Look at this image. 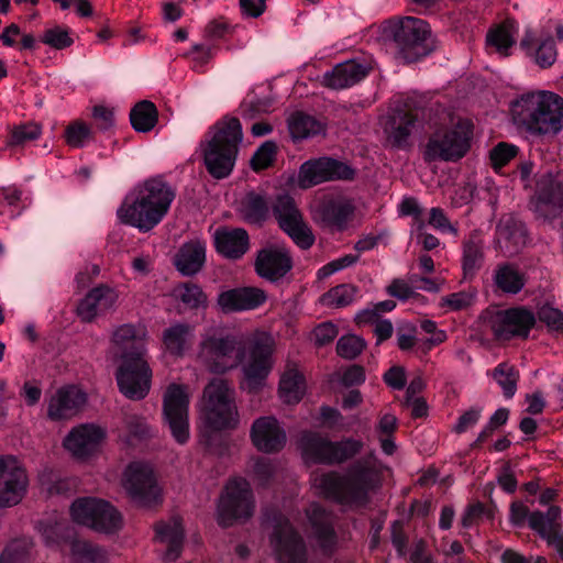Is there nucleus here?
<instances>
[{"mask_svg":"<svg viewBox=\"0 0 563 563\" xmlns=\"http://www.w3.org/2000/svg\"><path fill=\"white\" fill-rule=\"evenodd\" d=\"M275 341L266 332H255L242 344L234 334L212 332L202 336L198 362L213 374H223L245 361L243 373L249 388H257L271 373Z\"/></svg>","mask_w":563,"mask_h":563,"instance_id":"nucleus-1","label":"nucleus"},{"mask_svg":"<svg viewBox=\"0 0 563 563\" xmlns=\"http://www.w3.org/2000/svg\"><path fill=\"white\" fill-rule=\"evenodd\" d=\"M383 482V464L374 453L355 460L344 474L328 472L317 476L313 485L324 497L350 508H363Z\"/></svg>","mask_w":563,"mask_h":563,"instance_id":"nucleus-2","label":"nucleus"},{"mask_svg":"<svg viewBox=\"0 0 563 563\" xmlns=\"http://www.w3.org/2000/svg\"><path fill=\"white\" fill-rule=\"evenodd\" d=\"M175 197L176 191L168 183L153 177L125 197L117 214L122 223L147 232L166 217Z\"/></svg>","mask_w":563,"mask_h":563,"instance_id":"nucleus-3","label":"nucleus"},{"mask_svg":"<svg viewBox=\"0 0 563 563\" xmlns=\"http://www.w3.org/2000/svg\"><path fill=\"white\" fill-rule=\"evenodd\" d=\"M515 122L532 134H558L563 129V98L539 90L521 95L512 102Z\"/></svg>","mask_w":563,"mask_h":563,"instance_id":"nucleus-4","label":"nucleus"},{"mask_svg":"<svg viewBox=\"0 0 563 563\" xmlns=\"http://www.w3.org/2000/svg\"><path fill=\"white\" fill-rule=\"evenodd\" d=\"M210 134L202 145L203 161L209 174L221 179L228 177L235 165L243 139L242 125L238 118L224 117L212 126Z\"/></svg>","mask_w":563,"mask_h":563,"instance_id":"nucleus-5","label":"nucleus"},{"mask_svg":"<svg viewBox=\"0 0 563 563\" xmlns=\"http://www.w3.org/2000/svg\"><path fill=\"white\" fill-rule=\"evenodd\" d=\"M199 417L210 431L236 429L240 415L235 390L224 378H212L203 388L199 404Z\"/></svg>","mask_w":563,"mask_h":563,"instance_id":"nucleus-6","label":"nucleus"},{"mask_svg":"<svg viewBox=\"0 0 563 563\" xmlns=\"http://www.w3.org/2000/svg\"><path fill=\"white\" fill-rule=\"evenodd\" d=\"M430 34L429 24L412 16L389 19L380 25L383 41L391 43L405 63H413L428 55L427 40Z\"/></svg>","mask_w":563,"mask_h":563,"instance_id":"nucleus-7","label":"nucleus"},{"mask_svg":"<svg viewBox=\"0 0 563 563\" xmlns=\"http://www.w3.org/2000/svg\"><path fill=\"white\" fill-rule=\"evenodd\" d=\"M473 125L467 120H459L451 128L435 130L424 146V162H456L463 158L471 147Z\"/></svg>","mask_w":563,"mask_h":563,"instance_id":"nucleus-8","label":"nucleus"},{"mask_svg":"<svg viewBox=\"0 0 563 563\" xmlns=\"http://www.w3.org/2000/svg\"><path fill=\"white\" fill-rule=\"evenodd\" d=\"M300 448L303 456L319 464L334 465L342 464L363 449V442L352 438L342 441H330L316 432H305L300 439Z\"/></svg>","mask_w":563,"mask_h":563,"instance_id":"nucleus-9","label":"nucleus"},{"mask_svg":"<svg viewBox=\"0 0 563 563\" xmlns=\"http://www.w3.org/2000/svg\"><path fill=\"white\" fill-rule=\"evenodd\" d=\"M255 500L250 483L244 478L230 479L219 498L218 522L230 527L238 520H246L254 514Z\"/></svg>","mask_w":563,"mask_h":563,"instance_id":"nucleus-10","label":"nucleus"},{"mask_svg":"<svg viewBox=\"0 0 563 563\" xmlns=\"http://www.w3.org/2000/svg\"><path fill=\"white\" fill-rule=\"evenodd\" d=\"M70 514L75 522L99 532L113 533L123 525L122 516L114 506L98 498L84 497L75 500Z\"/></svg>","mask_w":563,"mask_h":563,"instance_id":"nucleus-11","label":"nucleus"},{"mask_svg":"<svg viewBox=\"0 0 563 563\" xmlns=\"http://www.w3.org/2000/svg\"><path fill=\"white\" fill-rule=\"evenodd\" d=\"M272 212L279 228L302 250L310 249L314 243V235L303 220V216L295 199L287 195H279L272 205Z\"/></svg>","mask_w":563,"mask_h":563,"instance_id":"nucleus-12","label":"nucleus"},{"mask_svg":"<svg viewBox=\"0 0 563 563\" xmlns=\"http://www.w3.org/2000/svg\"><path fill=\"white\" fill-rule=\"evenodd\" d=\"M269 543L277 563H307L308 561L303 538L283 516L275 518Z\"/></svg>","mask_w":563,"mask_h":563,"instance_id":"nucleus-13","label":"nucleus"},{"mask_svg":"<svg viewBox=\"0 0 563 563\" xmlns=\"http://www.w3.org/2000/svg\"><path fill=\"white\" fill-rule=\"evenodd\" d=\"M190 396L186 385L170 384L163 397V413L172 435L179 444L189 439L188 408Z\"/></svg>","mask_w":563,"mask_h":563,"instance_id":"nucleus-14","label":"nucleus"},{"mask_svg":"<svg viewBox=\"0 0 563 563\" xmlns=\"http://www.w3.org/2000/svg\"><path fill=\"white\" fill-rule=\"evenodd\" d=\"M115 378L119 390L131 400L144 399L151 389L152 369L146 355L122 360Z\"/></svg>","mask_w":563,"mask_h":563,"instance_id":"nucleus-15","label":"nucleus"},{"mask_svg":"<svg viewBox=\"0 0 563 563\" xmlns=\"http://www.w3.org/2000/svg\"><path fill=\"white\" fill-rule=\"evenodd\" d=\"M536 322L533 311L521 306L496 311L490 316L488 324L495 339L509 341L515 338L527 339Z\"/></svg>","mask_w":563,"mask_h":563,"instance_id":"nucleus-16","label":"nucleus"},{"mask_svg":"<svg viewBox=\"0 0 563 563\" xmlns=\"http://www.w3.org/2000/svg\"><path fill=\"white\" fill-rule=\"evenodd\" d=\"M355 170L347 164L331 157H320L303 163L299 169L298 183L307 189L332 180H352Z\"/></svg>","mask_w":563,"mask_h":563,"instance_id":"nucleus-17","label":"nucleus"},{"mask_svg":"<svg viewBox=\"0 0 563 563\" xmlns=\"http://www.w3.org/2000/svg\"><path fill=\"white\" fill-rule=\"evenodd\" d=\"M123 487L133 501L141 506L156 504L159 498V488L153 470L143 463H131L125 472Z\"/></svg>","mask_w":563,"mask_h":563,"instance_id":"nucleus-18","label":"nucleus"},{"mask_svg":"<svg viewBox=\"0 0 563 563\" xmlns=\"http://www.w3.org/2000/svg\"><path fill=\"white\" fill-rule=\"evenodd\" d=\"M27 486V475L16 459L0 456V506L16 505Z\"/></svg>","mask_w":563,"mask_h":563,"instance_id":"nucleus-19","label":"nucleus"},{"mask_svg":"<svg viewBox=\"0 0 563 563\" xmlns=\"http://www.w3.org/2000/svg\"><path fill=\"white\" fill-rule=\"evenodd\" d=\"M294 263L289 251L282 246H268L257 252L254 267L256 274L272 283L283 279Z\"/></svg>","mask_w":563,"mask_h":563,"instance_id":"nucleus-20","label":"nucleus"},{"mask_svg":"<svg viewBox=\"0 0 563 563\" xmlns=\"http://www.w3.org/2000/svg\"><path fill=\"white\" fill-rule=\"evenodd\" d=\"M86 401V394L78 387H60L48 400L47 417L54 421L71 419L82 410Z\"/></svg>","mask_w":563,"mask_h":563,"instance_id":"nucleus-21","label":"nucleus"},{"mask_svg":"<svg viewBox=\"0 0 563 563\" xmlns=\"http://www.w3.org/2000/svg\"><path fill=\"white\" fill-rule=\"evenodd\" d=\"M253 445L264 453H276L284 449L287 437L276 418L272 416L257 418L251 428Z\"/></svg>","mask_w":563,"mask_h":563,"instance_id":"nucleus-22","label":"nucleus"},{"mask_svg":"<svg viewBox=\"0 0 563 563\" xmlns=\"http://www.w3.org/2000/svg\"><path fill=\"white\" fill-rule=\"evenodd\" d=\"M520 48L526 56L532 59L539 67L548 68L556 60L558 52L550 33L526 30Z\"/></svg>","mask_w":563,"mask_h":563,"instance_id":"nucleus-23","label":"nucleus"},{"mask_svg":"<svg viewBox=\"0 0 563 563\" xmlns=\"http://www.w3.org/2000/svg\"><path fill=\"white\" fill-rule=\"evenodd\" d=\"M147 332L144 327L124 323L117 327L111 336V343L121 355V360L147 354Z\"/></svg>","mask_w":563,"mask_h":563,"instance_id":"nucleus-24","label":"nucleus"},{"mask_svg":"<svg viewBox=\"0 0 563 563\" xmlns=\"http://www.w3.org/2000/svg\"><path fill=\"white\" fill-rule=\"evenodd\" d=\"M119 298L118 291L100 284L90 289L77 306V314L84 322H91L99 313L107 312L114 308Z\"/></svg>","mask_w":563,"mask_h":563,"instance_id":"nucleus-25","label":"nucleus"},{"mask_svg":"<svg viewBox=\"0 0 563 563\" xmlns=\"http://www.w3.org/2000/svg\"><path fill=\"white\" fill-rule=\"evenodd\" d=\"M533 209L538 216L545 219H554L562 213L563 187L560 181L552 179L551 175L542 177L538 183Z\"/></svg>","mask_w":563,"mask_h":563,"instance_id":"nucleus-26","label":"nucleus"},{"mask_svg":"<svg viewBox=\"0 0 563 563\" xmlns=\"http://www.w3.org/2000/svg\"><path fill=\"white\" fill-rule=\"evenodd\" d=\"M311 526L312 538L325 554H332L336 545L333 516L318 504H311L306 510Z\"/></svg>","mask_w":563,"mask_h":563,"instance_id":"nucleus-27","label":"nucleus"},{"mask_svg":"<svg viewBox=\"0 0 563 563\" xmlns=\"http://www.w3.org/2000/svg\"><path fill=\"white\" fill-rule=\"evenodd\" d=\"M104 438V431L95 424L73 428L64 440V446L75 457L85 459L93 454Z\"/></svg>","mask_w":563,"mask_h":563,"instance_id":"nucleus-28","label":"nucleus"},{"mask_svg":"<svg viewBox=\"0 0 563 563\" xmlns=\"http://www.w3.org/2000/svg\"><path fill=\"white\" fill-rule=\"evenodd\" d=\"M267 299L265 291L257 287H242L223 291L218 297V305L223 312L252 310L262 306Z\"/></svg>","mask_w":563,"mask_h":563,"instance_id":"nucleus-29","label":"nucleus"},{"mask_svg":"<svg viewBox=\"0 0 563 563\" xmlns=\"http://www.w3.org/2000/svg\"><path fill=\"white\" fill-rule=\"evenodd\" d=\"M419 118L418 109H397L389 117L385 132L387 141L395 147L404 148L408 145L409 136Z\"/></svg>","mask_w":563,"mask_h":563,"instance_id":"nucleus-30","label":"nucleus"},{"mask_svg":"<svg viewBox=\"0 0 563 563\" xmlns=\"http://www.w3.org/2000/svg\"><path fill=\"white\" fill-rule=\"evenodd\" d=\"M484 233L481 229L472 230L462 241V268L464 277H473L484 263Z\"/></svg>","mask_w":563,"mask_h":563,"instance_id":"nucleus-31","label":"nucleus"},{"mask_svg":"<svg viewBox=\"0 0 563 563\" xmlns=\"http://www.w3.org/2000/svg\"><path fill=\"white\" fill-rule=\"evenodd\" d=\"M369 68L355 60H347L336 65L323 77L324 85L332 89H344L365 78Z\"/></svg>","mask_w":563,"mask_h":563,"instance_id":"nucleus-32","label":"nucleus"},{"mask_svg":"<svg viewBox=\"0 0 563 563\" xmlns=\"http://www.w3.org/2000/svg\"><path fill=\"white\" fill-rule=\"evenodd\" d=\"M354 212L353 206L344 200H329L317 210L318 221L325 228L342 231L346 228Z\"/></svg>","mask_w":563,"mask_h":563,"instance_id":"nucleus-33","label":"nucleus"},{"mask_svg":"<svg viewBox=\"0 0 563 563\" xmlns=\"http://www.w3.org/2000/svg\"><path fill=\"white\" fill-rule=\"evenodd\" d=\"M217 251L232 260L242 257L249 250V234L244 229H222L214 233Z\"/></svg>","mask_w":563,"mask_h":563,"instance_id":"nucleus-34","label":"nucleus"},{"mask_svg":"<svg viewBox=\"0 0 563 563\" xmlns=\"http://www.w3.org/2000/svg\"><path fill=\"white\" fill-rule=\"evenodd\" d=\"M194 340V327L188 323L177 322L170 324L162 333L164 350L170 355L180 357L188 350Z\"/></svg>","mask_w":563,"mask_h":563,"instance_id":"nucleus-35","label":"nucleus"},{"mask_svg":"<svg viewBox=\"0 0 563 563\" xmlns=\"http://www.w3.org/2000/svg\"><path fill=\"white\" fill-rule=\"evenodd\" d=\"M156 538L167 543L164 559L173 562L178 559L181 552L184 528L179 518H173L169 522H158L155 526Z\"/></svg>","mask_w":563,"mask_h":563,"instance_id":"nucleus-36","label":"nucleus"},{"mask_svg":"<svg viewBox=\"0 0 563 563\" xmlns=\"http://www.w3.org/2000/svg\"><path fill=\"white\" fill-rule=\"evenodd\" d=\"M206 260V246L199 241L185 243L175 256V266L183 275L198 273Z\"/></svg>","mask_w":563,"mask_h":563,"instance_id":"nucleus-37","label":"nucleus"},{"mask_svg":"<svg viewBox=\"0 0 563 563\" xmlns=\"http://www.w3.org/2000/svg\"><path fill=\"white\" fill-rule=\"evenodd\" d=\"M497 238L499 242H505V247L510 254H515L526 245L527 230L521 221L508 217L498 223Z\"/></svg>","mask_w":563,"mask_h":563,"instance_id":"nucleus-38","label":"nucleus"},{"mask_svg":"<svg viewBox=\"0 0 563 563\" xmlns=\"http://www.w3.org/2000/svg\"><path fill=\"white\" fill-rule=\"evenodd\" d=\"M494 283L500 291L517 295L526 286L527 277L515 264L505 263L496 267Z\"/></svg>","mask_w":563,"mask_h":563,"instance_id":"nucleus-39","label":"nucleus"},{"mask_svg":"<svg viewBox=\"0 0 563 563\" xmlns=\"http://www.w3.org/2000/svg\"><path fill=\"white\" fill-rule=\"evenodd\" d=\"M287 123L289 133L295 141L313 137L324 131V125L320 121L303 112L292 113Z\"/></svg>","mask_w":563,"mask_h":563,"instance_id":"nucleus-40","label":"nucleus"},{"mask_svg":"<svg viewBox=\"0 0 563 563\" xmlns=\"http://www.w3.org/2000/svg\"><path fill=\"white\" fill-rule=\"evenodd\" d=\"M305 391V377L296 368H289L282 375L279 382V396L284 402H299Z\"/></svg>","mask_w":563,"mask_h":563,"instance_id":"nucleus-41","label":"nucleus"},{"mask_svg":"<svg viewBox=\"0 0 563 563\" xmlns=\"http://www.w3.org/2000/svg\"><path fill=\"white\" fill-rule=\"evenodd\" d=\"M71 563H107V551L87 540L75 539L70 542Z\"/></svg>","mask_w":563,"mask_h":563,"instance_id":"nucleus-42","label":"nucleus"},{"mask_svg":"<svg viewBox=\"0 0 563 563\" xmlns=\"http://www.w3.org/2000/svg\"><path fill=\"white\" fill-rule=\"evenodd\" d=\"M130 121L136 132H150L158 121L156 106L148 100L137 102L131 109Z\"/></svg>","mask_w":563,"mask_h":563,"instance_id":"nucleus-43","label":"nucleus"},{"mask_svg":"<svg viewBox=\"0 0 563 563\" xmlns=\"http://www.w3.org/2000/svg\"><path fill=\"white\" fill-rule=\"evenodd\" d=\"M268 206L265 199L255 194L250 192L241 202L240 212L244 221L252 224H261L268 214Z\"/></svg>","mask_w":563,"mask_h":563,"instance_id":"nucleus-44","label":"nucleus"},{"mask_svg":"<svg viewBox=\"0 0 563 563\" xmlns=\"http://www.w3.org/2000/svg\"><path fill=\"white\" fill-rule=\"evenodd\" d=\"M515 27L514 23L506 21L487 33V44L495 47L501 56H509V49L515 44Z\"/></svg>","mask_w":563,"mask_h":563,"instance_id":"nucleus-45","label":"nucleus"},{"mask_svg":"<svg viewBox=\"0 0 563 563\" xmlns=\"http://www.w3.org/2000/svg\"><path fill=\"white\" fill-rule=\"evenodd\" d=\"M358 289L356 286L351 284H341L324 292L320 297V303L331 308H343L351 305Z\"/></svg>","mask_w":563,"mask_h":563,"instance_id":"nucleus-46","label":"nucleus"},{"mask_svg":"<svg viewBox=\"0 0 563 563\" xmlns=\"http://www.w3.org/2000/svg\"><path fill=\"white\" fill-rule=\"evenodd\" d=\"M493 377L503 388V393L506 398H511L516 394L519 372L515 366L508 363H500L494 368Z\"/></svg>","mask_w":563,"mask_h":563,"instance_id":"nucleus-47","label":"nucleus"},{"mask_svg":"<svg viewBox=\"0 0 563 563\" xmlns=\"http://www.w3.org/2000/svg\"><path fill=\"white\" fill-rule=\"evenodd\" d=\"M174 294L176 298L191 309H197L207 305V296L197 284H179L175 287Z\"/></svg>","mask_w":563,"mask_h":563,"instance_id":"nucleus-48","label":"nucleus"},{"mask_svg":"<svg viewBox=\"0 0 563 563\" xmlns=\"http://www.w3.org/2000/svg\"><path fill=\"white\" fill-rule=\"evenodd\" d=\"M42 134V125L30 121L13 125L8 140L9 146L24 145L26 142L37 140Z\"/></svg>","mask_w":563,"mask_h":563,"instance_id":"nucleus-49","label":"nucleus"},{"mask_svg":"<svg viewBox=\"0 0 563 563\" xmlns=\"http://www.w3.org/2000/svg\"><path fill=\"white\" fill-rule=\"evenodd\" d=\"M277 154V145L273 141L264 142L253 154L251 167L254 172H261L271 167Z\"/></svg>","mask_w":563,"mask_h":563,"instance_id":"nucleus-50","label":"nucleus"},{"mask_svg":"<svg viewBox=\"0 0 563 563\" xmlns=\"http://www.w3.org/2000/svg\"><path fill=\"white\" fill-rule=\"evenodd\" d=\"M92 135L91 129L82 121H75L65 130V141L70 147H82Z\"/></svg>","mask_w":563,"mask_h":563,"instance_id":"nucleus-51","label":"nucleus"},{"mask_svg":"<svg viewBox=\"0 0 563 563\" xmlns=\"http://www.w3.org/2000/svg\"><path fill=\"white\" fill-rule=\"evenodd\" d=\"M366 346V342L355 334L343 335L336 343V353L343 358L353 360L357 357Z\"/></svg>","mask_w":563,"mask_h":563,"instance_id":"nucleus-52","label":"nucleus"},{"mask_svg":"<svg viewBox=\"0 0 563 563\" xmlns=\"http://www.w3.org/2000/svg\"><path fill=\"white\" fill-rule=\"evenodd\" d=\"M41 42L55 49H64L73 45L74 40L70 37L67 29L55 25L43 32Z\"/></svg>","mask_w":563,"mask_h":563,"instance_id":"nucleus-53","label":"nucleus"},{"mask_svg":"<svg viewBox=\"0 0 563 563\" xmlns=\"http://www.w3.org/2000/svg\"><path fill=\"white\" fill-rule=\"evenodd\" d=\"M494 518V508L486 507L483 503L476 501L470 504L461 519L463 527L468 528L478 525L483 519L492 520Z\"/></svg>","mask_w":563,"mask_h":563,"instance_id":"nucleus-54","label":"nucleus"},{"mask_svg":"<svg viewBox=\"0 0 563 563\" xmlns=\"http://www.w3.org/2000/svg\"><path fill=\"white\" fill-rule=\"evenodd\" d=\"M518 148L515 145L501 142L498 143L489 153V158L494 169H500L516 157Z\"/></svg>","mask_w":563,"mask_h":563,"instance_id":"nucleus-55","label":"nucleus"},{"mask_svg":"<svg viewBox=\"0 0 563 563\" xmlns=\"http://www.w3.org/2000/svg\"><path fill=\"white\" fill-rule=\"evenodd\" d=\"M538 319L550 331L563 333V312L552 306L544 305L538 310Z\"/></svg>","mask_w":563,"mask_h":563,"instance_id":"nucleus-56","label":"nucleus"},{"mask_svg":"<svg viewBox=\"0 0 563 563\" xmlns=\"http://www.w3.org/2000/svg\"><path fill=\"white\" fill-rule=\"evenodd\" d=\"M249 468L254 479H256L261 485L267 484L274 474V466L272 462L266 457L253 459L249 465Z\"/></svg>","mask_w":563,"mask_h":563,"instance_id":"nucleus-57","label":"nucleus"},{"mask_svg":"<svg viewBox=\"0 0 563 563\" xmlns=\"http://www.w3.org/2000/svg\"><path fill=\"white\" fill-rule=\"evenodd\" d=\"M429 224L437 230L449 231L454 236L459 235L457 228L450 222L441 208L435 207L430 210Z\"/></svg>","mask_w":563,"mask_h":563,"instance_id":"nucleus-58","label":"nucleus"},{"mask_svg":"<svg viewBox=\"0 0 563 563\" xmlns=\"http://www.w3.org/2000/svg\"><path fill=\"white\" fill-rule=\"evenodd\" d=\"M338 333V328L332 322L320 323L312 332L314 342L318 346L329 344L336 338Z\"/></svg>","mask_w":563,"mask_h":563,"instance_id":"nucleus-59","label":"nucleus"},{"mask_svg":"<svg viewBox=\"0 0 563 563\" xmlns=\"http://www.w3.org/2000/svg\"><path fill=\"white\" fill-rule=\"evenodd\" d=\"M357 260H358L357 255H353V254L344 255V256L336 258V260L328 263L327 265H324L322 268L319 269L318 275L320 278H325L340 269H343L345 267H349V266L355 264L357 262Z\"/></svg>","mask_w":563,"mask_h":563,"instance_id":"nucleus-60","label":"nucleus"},{"mask_svg":"<svg viewBox=\"0 0 563 563\" xmlns=\"http://www.w3.org/2000/svg\"><path fill=\"white\" fill-rule=\"evenodd\" d=\"M386 291L391 297L398 298L400 300L409 299L415 295L413 287L409 284V282L401 278L393 279L391 283L387 286Z\"/></svg>","mask_w":563,"mask_h":563,"instance_id":"nucleus-61","label":"nucleus"},{"mask_svg":"<svg viewBox=\"0 0 563 563\" xmlns=\"http://www.w3.org/2000/svg\"><path fill=\"white\" fill-rule=\"evenodd\" d=\"M471 305V297L464 292H453L441 299L442 307H449L453 311L462 310Z\"/></svg>","mask_w":563,"mask_h":563,"instance_id":"nucleus-62","label":"nucleus"},{"mask_svg":"<svg viewBox=\"0 0 563 563\" xmlns=\"http://www.w3.org/2000/svg\"><path fill=\"white\" fill-rule=\"evenodd\" d=\"M124 423L129 434L133 438H143L147 433V426L142 417L125 415Z\"/></svg>","mask_w":563,"mask_h":563,"instance_id":"nucleus-63","label":"nucleus"},{"mask_svg":"<svg viewBox=\"0 0 563 563\" xmlns=\"http://www.w3.org/2000/svg\"><path fill=\"white\" fill-rule=\"evenodd\" d=\"M92 117L101 130L110 129L114 123L113 110L104 106H96L92 109Z\"/></svg>","mask_w":563,"mask_h":563,"instance_id":"nucleus-64","label":"nucleus"}]
</instances>
